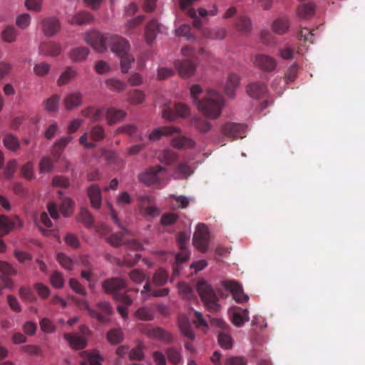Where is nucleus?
Segmentation results:
<instances>
[{
  "label": "nucleus",
  "mask_w": 365,
  "mask_h": 365,
  "mask_svg": "<svg viewBox=\"0 0 365 365\" xmlns=\"http://www.w3.org/2000/svg\"><path fill=\"white\" fill-rule=\"evenodd\" d=\"M88 334V330L83 331V334L81 335L78 334H66L64 335V339L71 348L75 349H81L86 346V336Z\"/></svg>",
  "instance_id": "obj_11"
},
{
  "label": "nucleus",
  "mask_w": 365,
  "mask_h": 365,
  "mask_svg": "<svg viewBox=\"0 0 365 365\" xmlns=\"http://www.w3.org/2000/svg\"><path fill=\"white\" fill-rule=\"evenodd\" d=\"M315 6L312 3L301 4L297 11V16L301 19H309L314 14Z\"/></svg>",
  "instance_id": "obj_29"
},
{
  "label": "nucleus",
  "mask_w": 365,
  "mask_h": 365,
  "mask_svg": "<svg viewBox=\"0 0 365 365\" xmlns=\"http://www.w3.org/2000/svg\"><path fill=\"white\" fill-rule=\"evenodd\" d=\"M190 115L189 107L184 103H176L174 108L166 107L162 110V117L168 121L185 118Z\"/></svg>",
  "instance_id": "obj_5"
},
{
  "label": "nucleus",
  "mask_w": 365,
  "mask_h": 365,
  "mask_svg": "<svg viewBox=\"0 0 365 365\" xmlns=\"http://www.w3.org/2000/svg\"><path fill=\"white\" fill-rule=\"evenodd\" d=\"M168 275L163 269H158L153 275V282L156 286H163L168 282Z\"/></svg>",
  "instance_id": "obj_35"
},
{
  "label": "nucleus",
  "mask_w": 365,
  "mask_h": 365,
  "mask_svg": "<svg viewBox=\"0 0 365 365\" xmlns=\"http://www.w3.org/2000/svg\"><path fill=\"white\" fill-rule=\"evenodd\" d=\"M125 112L115 108L106 109V116L110 124H114L123 120L125 117Z\"/></svg>",
  "instance_id": "obj_25"
},
{
  "label": "nucleus",
  "mask_w": 365,
  "mask_h": 365,
  "mask_svg": "<svg viewBox=\"0 0 365 365\" xmlns=\"http://www.w3.org/2000/svg\"><path fill=\"white\" fill-rule=\"evenodd\" d=\"M165 172V169L161 166H156L148 171L141 173L139 175V180L146 184H154L160 182L162 175Z\"/></svg>",
  "instance_id": "obj_10"
},
{
  "label": "nucleus",
  "mask_w": 365,
  "mask_h": 365,
  "mask_svg": "<svg viewBox=\"0 0 365 365\" xmlns=\"http://www.w3.org/2000/svg\"><path fill=\"white\" fill-rule=\"evenodd\" d=\"M239 86V76L235 73L229 74L224 87L225 94L229 98H234L235 96V90Z\"/></svg>",
  "instance_id": "obj_18"
},
{
  "label": "nucleus",
  "mask_w": 365,
  "mask_h": 365,
  "mask_svg": "<svg viewBox=\"0 0 365 365\" xmlns=\"http://www.w3.org/2000/svg\"><path fill=\"white\" fill-rule=\"evenodd\" d=\"M87 357L91 365H102L103 357L98 351H91L87 354Z\"/></svg>",
  "instance_id": "obj_51"
},
{
  "label": "nucleus",
  "mask_w": 365,
  "mask_h": 365,
  "mask_svg": "<svg viewBox=\"0 0 365 365\" xmlns=\"http://www.w3.org/2000/svg\"><path fill=\"white\" fill-rule=\"evenodd\" d=\"M106 83L110 89L113 91H121L125 87L124 83L117 79H108Z\"/></svg>",
  "instance_id": "obj_58"
},
{
  "label": "nucleus",
  "mask_w": 365,
  "mask_h": 365,
  "mask_svg": "<svg viewBox=\"0 0 365 365\" xmlns=\"http://www.w3.org/2000/svg\"><path fill=\"white\" fill-rule=\"evenodd\" d=\"M159 158L160 161L170 165L177 160V155L172 150H165Z\"/></svg>",
  "instance_id": "obj_43"
},
{
  "label": "nucleus",
  "mask_w": 365,
  "mask_h": 365,
  "mask_svg": "<svg viewBox=\"0 0 365 365\" xmlns=\"http://www.w3.org/2000/svg\"><path fill=\"white\" fill-rule=\"evenodd\" d=\"M0 272L1 275L4 276H10L15 275L16 274V269L12 267L11 264L5 262L0 260Z\"/></svg>",
  "instance_id": "obj_48"
},
{
  "label": "nucleus",
  "mask_w": 365,
  "mask_h": 365,
  "mask_svg": "<svg viewBox=\"0 0 365 365\" xmlns=\"http://www.w3.org/2000/svg\"><path fill=\"white\" fill-rule=\"evenodd\" d=\"M126 282L121 279H110L103 284L105 292L115 295L120 290L125 287Z\"/></svg>",
  "instance_id": "obj_17"
},
{
  "label": "nucleus",
  "mask_w": 365,
  "mask_h": 365,
  "mask_svg": "<svg viewBox=\"0 0 365 365\" xmlns=\"http://www.w3.org/2000/svg\"><path fill=\"white\" fill-rule=\"evenodd\" d=\"M61 29V23L56 17L47 19V37L57 34Z\"/></svg>",
  "instance_id": "obj_34"
},
{
  "label": "nucleus",
  "mask_w": 365,
  "mask_h": 365,
  "mask_svg": "<svg viewBox=\"0 0 365 365\" xmlns=\"http://www.w3.org/2000/svg\"><path fill=\"white\" fill-rule=\"evenodd\" d=\"M108 341L115 345L120 343L124 339V333L120 328H114L110 329L106 334Z\"/></svg>",
  "instance_id": "obj_28"
},
{
  "label": "nucleus",
  "mask_w": 365,
  "mask_h": 365,
  "mask_svg": "<svg viewBox=\"0 0 365 365\" xmlns=\"http://www.w3.org/2000/svg\"><path fill=\"white\" fill-rule=\"evenodd\" d=\"M193 173V170L186 164L179 165L175 172L173 178L175 179L186 178Z\"/></svg>",
  "instance_id": "obj_33"
},
{
  "label": "nucleus",
  "mask_w": 365,
  "mask_h": 365,
  "mask_svg": "<svg viewBox=\"0 0 365 365\" xmlns=\"http://www.w3.org/2000/svg\"><path fill=\"white\" fill-rule=\"evenodd\" d=\"M217 13V9L215 6L209 11L203 8H199L198 9H190L187 11V14L190 17L193 19V26L197 29H201L202 21L199 19L198 15L202 17H205L207 15H215Z\"/></svg>",
  "instance_id": "obj_14"
},
{
  "label": "nucleus",
  "mask_w": 365,
  "mask_h": 365,
  "mask_svg": "<svg viewBox=\"0 0 365 365\" xmlns=\"http://www.w3.org/2000/svg\"><path fill=\"white\" fill-rule=\"evenodd\" d=\"M225 365H247V361L243 356H230L226 359Z\"/></svg>",
  "instance_id": "obj_63"
},
{
  "label": "nucleus",
  "mask_w": 365,
  "mask_h": 365,
  "mask_svg": "<svg viewBox=\"0 0 365 365\" xmlns=\"http://www.w3.org/2000/svg\"><path fill=\"white\" fill-rule=\"evenodd\" d=\"M17 165L18 163L16 160H11L7 163L4 170V175L6 178L10 180L13 178L16 172Z\"/></svg>",
  "instance_id": "obj_45"
},
{
  "label": "nucleus",
  "mask_w": 365,
  "mask_h": 365,
  "mask_svg": "<svg viewBox=\"0 0 365 365\" xmlns=\"http://www.w3.org/2000/svg\"><path fill=\"white\" fill-rule=\"evenodd\" d=\"M104 137V130L101 126L93 127L89 133H85L79 138V143L86 148H92L95 146L93 141H99Z\"/></svg>",
  "instance_id": "obj_8"
},
{
  "label": "nucleus",
  "mask_w": 365,
  "mask_h": 365,
  "mask_svg": "<svg viewBox=\"0 0 365 365\" xmlns=\"http://www.w3.org/2000/svg\"><path fill=\"white\" fill-rule=\"evenodd\" d=\"M160 31V25L155 20L150 21L146 26L145 38L148 43H151Z\"/></svg>",
  "instance_id": "obj_23"
},
{
  "label": "nucleus",
  "mask_w": 365,
  "mask_h": 365,
  "mask_svg": "<svg viewBox=\"0 0 365 365\" xmlns=\"http://www.w3.org/2000/svg\"><path fill=\"white\" fill-rule=\"evenodd\" d=\"M31 22V16L28 14H23L17 16L16 24V25L24 29L29 26Z\"/></svg>",
  "instance_id": "obj_54"
},
{
  "label": "nucleus",
  "mask_w": 365,
  "mask_h": 365,
  "mask_svg": "<svg viewBox=\"0 0 365 365\" xmlns=\"http://www.w3.org/2000/svg\"><path fill=\"white\" fill-rule=\"evenodd\" d=\"M209 231L204 224H198L196 226L193 235L192 243L196 249L205 252L208 249Z\"/></svg>",
  "instance_id": "obj_6"
},
{
  "label": "nucleus",
  "mask_w": 365,
  "mask_h": 365,
  "mask_svg": "<svg viewBox=\"0 0 365 365\" xmlns=\"http://www.w3.org/2000/svg\"><path fill=\"white\" fill-rule=\"evenodd\" d=\"M145 334L149 337L158 340L168 341L171 339L168 333H167L164 329L159 327L148 329L145 331Z\"/></svg>",
  "instance_id": "obj_26"
},
{
  "label": "nucleus",
  "mask_w": 365,
  "mask_h": 365,
  "mask_svg": "<svg viewBox=\"0 0 365 365\" xmlns=\"http://www.w3.org/2000/svg\"><path fill=\"white\" fill-rule=\"evenodd\" d=\"M16 226H21L20 220L18 217H15L14 219H10L4 215H0V235L8 234Z\"/></svg>",
  "instance_id": "obj_16"
},
{
  "label": "nucleus",
  "mask_w": 365,
  "mask_h": 365,
  "mask_svg": "<svg viewBox=\"0 0 365 365\" xmlns=\"http://www.w3.org/2000/svg\"><path fill=\"white\" fill-rule=\"evenodd\" d=\"M81 103V94L79 92H73L68 94L64 100L65 107L67 110L74 109L79 106Z\"/></svg>",
  "instance_id": "obj_22"
},
{
  "label": "nucleus",
  "mask_w": 365,
  "mask_h": 365,
  "mask_svg": "<svg viewBox=\"0 0 365 365\" xmlns=\"http://www.w3.org/2000/svg\"><path fill=\"white\" fill-rule=\"evenodd\" d=\"M34 221L36 227L44 235L46 234V212H43L40 215L37 213L34 216Z\"/></svg>",
  "instance_id": "obj_41"
},
{
  "label": "nucleus",
  "mask_w": 365,
  "mask_h": 365,
  "mask_svg": "<svg viewBox=\"0 0 365 365\" xmlns=\"http://www.w3.org/2000/svg\"><path fill=\"white\" fill-rule=\"evenodd\" d=\"M231 322L235 327H242L245 322L250 320L248 310L247 309L238 310L236 308H231L228 310Z\"/></svg>",
  "instance_id": "obj_15"
},
{
  "label": "nucleus",
  "mask_w": 365,
  "mask_h": 365,
  "mask_svg": "<svg viewBox=\"0 0 365 365\" xmlns=\"http://www.w3.org/2000/svg\"><path fill=\"white\" fill-rule=\"evenodd\" d=\"M253 64L266 71H272L276 67L275 60L269 56L264 54H257L252 58Z\"/></svg>",
  "instance_id": "obj_13"
},
{
  "label": "nucleus",
  "mask_w": 365,
  "mask_h": 365,
  "mask_svg": "<svg viewBox=\"0 0 365 365\" xmlns=\"http://www.w3.org/2000/svg\"><path fill=\"white\" fill-rule=\"evenodd\" d=\"M57 259L60 264L66 269H72L75 265L71 258L63 254L58 255Z\"/></svg>",
  "instance_id": "obj_52"
},
{
  "label": "nucleus",
  "mask_w": 365,
  "mask_h": 365,
  "mask_svg": "<svg viewBox=\"0 0 365 365\" xmlns=\"http://www.w3.org/2000/svg\"><path fill=\"white\" fill-rule=\"evenodd\" d=\"M178 327L181 333L186 337L194 339L195 333L191 329L190 321L185 315H181L178 318Z\"/></svg>",
  "instance_id": "obj_21"
},
{
  "label": "nucleus",
  "mask_w": 365,
  "mask_h": 365,
  "mask_svg": "<svg viewBox=\"0 0 365 365\" xmlns=\"http://www.w3.org/2000/svg\"><path fill=\"white\" fill-rule=\"evenodd\" d=\"M192 123L196 129L202 133L208 132L212 128L210 123L206 120L195 119L193 120Z\"/></svg>",
  "instance_id": "obj_50"
},
{
  "label": "nucleus",
  "mask_w": 365,
  "mask_h": 365,
  "mask_svg": "<svg viewBox=\"0 0 365 365\" xmlns=\"http://www.w3.org/2000/svg\"><path fill=\"white\" fill-rule=\"evenodd\" d=\"M269 26L274 34L283 35L289 31L290 23L287 16H280L271 19Z\"/></svg>",
  "instance_id": "obj_12"
},
{
  "label": "nucleus",
  "mask_w": 365,
  "mask_h": 365,
  "mask_svg": "<svg viewBox=\"0 0 365 365\" xmlns=\"http://www.w3.org/2000/svg\"><path fill=\"white\" fill-rule=\"evenodd\" d=\"M3 143L4 146L11 151H16L20 147L18 138L11 133H7L4 135Z\"/></svg>",
  "instance_id": "obj_31"
},
{
  "label": "nucleus",
  "mask_w": 365,
  "mask_h": 365,
  "mask_svg": "<svg viewBox=\"0 0 365 365\" xmlns=\"http://www.w3.org/2000/svg\"><path fill=\"white\" fill-rule=\"evenodd\" d=\"M111 36H104L96 30H91L85 34L84 39L94 50L103 52L107 49Z\"/></svg>",
  "instance_id": "obj_4"
},
{
  "label": "nucleus",
  "mask_w": 365,
  "mask_h": 365,
  "mask_svg": "<svg viewBox=\"0 0 365 365\" xmlns=\"http://www.w3.org/2000/svg\"><path fill=\"white\" fill-rule=\"evenodd\" d=\"M236 28L241 32H247L252 28V23L248 17L241 16L236 23Z\"/></svg>",
  "instance_id": "obj_38"
},
{
  "label": "nucleus",
  "mask_w": 365,
  "mask_h": 365,
  "mask_svg": "<svg viewBox=\"0 0 365 365\" xmlns=\"http://www.w3.org/2000/svg\"><path fill=\"white\" fill-rule=\"evenodd\" d=\"M202 92L201 86L198 84L192 85L190 88V96L197 110L205 117L215 119L219 117L225 106V100L220 93L213 88H207L201 100L198 96Z\"/></svg>",
  "instance_id": "obj_1"
},
{
  "label": "nucleus",
  "mask_w": 365,
  "mask_h": 365,
  "mask_svg": "<svg viewBox=\"0 0 365 365\" xmlns=\"http://www.w3.org/2000/svg\"><path fill=\"white\" fill-rule=\"evenodd\" d=\"M134 315L140 320L149 321L153 319V311L147 307L139 308L135 311Z\"/></svg>",
  "instance_id": "obj_39"
},
{
  "label": "nucleus",
  "mask_w": 365,
  "mask_h": 365,
  "mask_svg": "<svg viewBox=\"0 0 365 365\" xmlns=\"http://www.w3.org/2000/svg\"><path fill=\"white\" fill-rule=\"evenodd\" d=\"M218 343L222 348L230 349L233 346V339L228 334L220 333L218 335Z\"/></svg>",
  "instance_id": "obj_40"
},
{
  "label": "nucleus",
  "mask_w": 365,
  "mask_h": 365,
  "mask_svg": "<svg viewBox=\"0 0 365 365\" xmlns=\"http://www.w3.org/2000/svg\"><path fill=\"white\" fill-rule=\"evenodd\" d=\"M60 96L57 94L53 95L47 99V111H55L58 108Z\"/></svg>",
  "instance_id": "obj_53"
},
{
  "label": "nucleus",
  "mask_w": 365,
  "mask_h": 365,
  "mask_svg": "<svg viewBox=\"0 0 365 365\" xmlns=\"http://www.w3.org/2000/svg\"><path fill=\"white\" fill-rule=\"evenodd\" d=\"M178 36H185L187 40H194L195 37L190 33V26L187 24H182L175 30Z\"/></svg>",
  "instance_id": "obj_44"
},
{
  "label": "nucleus",
  "mask_w": 365,
  "mask_h": 365,
  "mask_svg": "<svg viewBox=\"0 0 365 365\" xmlns=\"http://www.w3.org/2000/svg\"><path fill=\"white\" fill-rule=\"evenodd\" d=\"M178 290L181 297L185 299H190L192 295L191 287L186 283H180L178 284Z\"/></svg>",
  "instance_id": "obj_55"
},
{
  "label": "nucleus",
  "mask_w": 365,
  "mask_h": 365,
  "mask_svg": "<svg viewBox=\"0 0 365 365\" xmlns=\"http://www.w3.org/2000/svg\"><path fill=\"white\" fill-rule=\"evenodd\" d=\"M109 44L110 49L117 56L120 58V68L123 73H128L130 66L134 59L128 54L130 44L128 41L118 36H111Z\"/></svg>",
  "instance_id": "obj_2"
},
{
  "label": "nucleus",
  "mask_w": 365,
  "mask_h": 365,
  "mask_svg": "<svg viewBox=\"0 0 365 365\" xmlns=\"http://www.w3.org/2000/svg\"><path fill=\"white\" fill-rule=\"evenodd\" d=\"M247 127L242 124L228 123L225 126L224 131L226 135L235 138H243Z\"/></svg>",
  "instance_id": "obj_20"
},
{
  "label": "nucleus",
  "mask_w": 365,
  "mask_h": 365,
  "mask_svg": "<svg viewBox=\"0 0 365 365\" xmlns=\"http://www.w3.org/2000/svg\"><path fill=\"white\" fill-rule=\"evenodd\" d=\"M18 34L13 26H8L1 34L2 39L8 43H12L16 41Z\"/></svg>",
  "instance_id": "obj_37"
},
{
  "label": "nucleus",
  "mask_w": 365,
  "mask_h": 365,
  "mask_svg": "<svg viewBox=\"0 0 365 365\" xmlns=\"http://www.w3.org/2000/svg\"><path fill=\"white\" fill-rule=\"evenodd\" d=\"M174 73V70L170 68L160 67L157 71V78L159 80H163L173 76Z\"/></svg>",
  "instance_id": "obj_56"
},
{
  "label": "nucleus",
  "mask_w": 365,
  "mask_h": 365,
  "mask_svg": "<svg viewBox=\"0 0 365 365\" xmlns=\"http://www.w3.org/2000/svg\"><path fill=\"white\" fill-rule=\"evenodd\" d=\"M247 93L252 98H259L266 93L265 86L259 83H252L247 86Z\"/></svg>",
  "instance_id": "obj_27"
},
{
  "label": "nucleus",
  "mask_w": 365,
  "mask_h": 365,
  "mask_svg": "<svg viewBox=\"0 0 365 365\" xmlns=\"http://www.w3.org/2000/svg\"><path fill=\"white\" fill-rule=\"evenodd\" d=\"M221 286L229 291L238 303H243L249 299L248 295L243 292L242 286L235 280H224L221 282Z\"/></svg>",
  "instance_id": "obj_9"
},
{
  "label": "nucleus",
  "mask_w": 365,
  "mask_h": 365,
  "mask_svg": "<svg viewBox=\"0 0 365 365\" xmlns=\"http://www.w3.org/2000/svg\"><path fill=\"white\" fill-rule=\"evenodd\" d=\"M173 66L179 76L182 78H190L192 77L197 70L196 64L193 60L190 58L176 59L173 62Z\"/></svg>",
  "instance_id": "obj_7"
},
{
  "label": "nucleus",
  "mask_w": 365,
  "mask_h": 365,
  "mask_svg": "<svg viewBox=\"0 0 365 365\" xmlns=\"http://www.w3.org/2000/svg\"><path fill=\"white\" fill-rule=\"evenodd\" d=\"M168 357L173 364H178L182 360V356L179 351L175 349H170L168 351Z\"/></svg>",
  "instance_id": "obj_61"
},
{
  "label": "nucleus",
  "mask_w": 365,
  "mask_h": 365,
  "mask_svg": "<svg viewBox=\"0 0 365 365\" xmlns=\"http://www.w3.org/2000/svg\"><path fill=\"white\" fill-rule=\"evenodd\" d=\"M92 19L93 17L88 12L82 11L73 16L70 21L74 24H83L89 23Z\"/></svg>",
  "instance_id": "obj_36"
},
{
  "label": "nucleus",
  "mask_w": 365,
  "mask_h": 365,
  "mask_svg": "<svg viewBox=\"0 0 365 365\" xmlns=\"http://www.w3.org/2000/svg\"><path fill=\"white\" fill-rule=\"evenodd\" d=\"M95 70L99 74H104L110 70V67L107 62L99 61L95 65Z\"/></svg>",
  "instance_id": "obj_64"
},
{
  "label": "nucleus",
  "mask_w": 365,
  "mask_h": 365,
  "mask_svg": "<svg viewBox=\"0 0 365 365\" xmlns=\"http://www.w3.org/2000/svg\"><path fill=\"white\" fill-rule=\"evenodd\" d=\"M197 291L205 305L210 311L218 312L220 305L217 297L211 286L205 281H200L197 284Z\"/></svg>",
  "instance_id": "obj_3"
},
{
  "label": "nucleus",
  "mask_w": 365,
  "mask_h": 365,
  "mask_svg": "<svg viewBox=\"0 0 365 365\" xmlns=\"http://www.w3.org/2000/svg\"><path fill=\"white\" fill-rule=\"evenodd\" d=\"M178 216L175 213H167L161 217V223L163 225H171L174 224Z\"/></svg>",
  "instance_id": "obj_62"
},
{
  "label": "nucleus",
  "mask_w": 365,
  "mask_h": 365,
  "mask_svg": "<svg viewBox=\"0 0 365 365\" xmlns=\"http://www.w3.org/2000/svg\"><path fill=\"white\" fill-rule=\"evenodd\" d=\"M195 315L196 319L193 321L195 327L200 328L203 331H207L208 329V324L203 318L202 314L200 312H195Z\"/></svg>",
  "instance_id": "obj_46"
},
{
  "label": "nucleus",
  "mask_w": 365,
  "mask_h": 365,
  "mask_svg": "<svg viewBox=\"0 0 365 365\" xmlns=\"http://www.w3.org/2000/svg\"><path fill=\"white\" fill-rule=\"evenodd\" d=\"M73 212L72 200L70 198H66L61 207V212L65 216H69Z\"/></svg>",
  "instance_id": "obj_60"
},
{
  "label": "nucleus",
  "mask_w": 365,
  "mask_h": 365,
  "mask_svg": "<svg viewBox=\"0 0 365 365\" xmlns=\"http://www.w3.org/2000/svg\"><path fill=\"white\" fill-rule=\"evenodd\" d=\"M130 279L135 284H141L148 277L139 269H133L130 272Z\"/></svg>",
  "instance_id": "obj_49"
},
{
  "label": "nucleus",
  "mask_w": 365,
  "mask_h": 365,
  "mask_svg": "<svg viewBox=\"0 0 365 365\" xmlns=\"http://www.w3.org/2000/svg\"><path fill=\"white\" fill-rule=\"evenodd\" d=\"M21 174L24 178L29 180L34 178L33 165L31 162H28L22 166Z\"/></svg>",
  "instance_id": "obj_57"
},
{
  "label": "nucleus",
  "mask_w": 365,
  "mask_h": 365,
  "mask_svg": "<svg viewBox=\"0 0 365 365\" xmlns=\"http://www.w3.org/2000/svg\"><path fill=\"white\" fill-rule=\"evenodd\" d=\"M88 195L91 200V203L93 207L95 209H99L101 205L102 197L101 189L98 185H91L88 188Z\"/></svg>",
  "instance_id": "obj_19"
},
{
  "label": "nucleus",
  "mask_w": 365,
  "mask_h": 365,
  "mask_svg": "<svg viewBox=\"0 0 365 365\" xmlns=\"http://www.w3.org/2000/svg\"><path fill=\"white\" fill-rule=\"evenodd\" d=\"M202 34L209 38L221 40L225 37L227 32L224 28L216 27L210 30H203Z\"/></svg>",
  "instance_id": "obj_32"
},
{
  "label": "nucleus",
  "mask_w": 365,
  "mask_h": 365,
  "mask_svg": "<svg viewBox=\"0 0 365 365\" xmlns=\"http://www.w3.org/2000/svg\"><path fill=\"white\" fill-rule=\"evenodd\" d=\"M195 145L192 138L185 136L175 138L171 140V145L178 149L192 148Z\"/></svg>",
  "instance_id": "obj_24"
},
{
  "label": "nucleus",
  "mask_w": 365,
  "mask_h": 365,
  "mask_svg": "<svg viewBox=\"0 0 365 365\" xmlns=\"http://www.w3.org/2000/svg\"><path fill=\"white\" fill-rule=\"evenodd\" d=\"M89 53V50L85 47H77L73 48L69 53V57L75 62L85 60Z\"/></svg>",
  "instance_id": "obj_30"
},
{
  "label": "nucleus",
  "mask_w": 365,
  "mask_h": 365,
  "mask_svg": "<svg viewBox=\"0 0 365 365\" xmlns=\"http://www.w3.org/2000/svg\"><path fill=\"white\" fill-rule=\"evenodd\" d=\"M76 75V72L71 68L66 69L59 77L58 80V85H65L73 79Z\"/></svg>",
  "instance_id": "obj_42"
},
{
  "label": "nucleus",
  "mask_w": 365,
  "mask_h": 365,
  "mask_svg": "<svg viewBox=\"0 0 365 365\" xmlns=\"http://www.w3.org/2000/svg\"><path fill=\"white\" fill-rule=\"evenodd\" d=\"M51 284L56 288H61L64 284V279L61 273L56 272L51 277Z\"/></svg>",
  "instance_id": "obj_59"
},
{
  "label": "nucleus",
  "mask_w": 365,
  "mask_h": 365,
  "mask_svg": "<svg viewBox=\"0 0 365 365\" xmlns=\"http://www.w3.org/2000/svg\"><path fill=\"white\" fill-rule=\"evenodd\" d=\"M145 93L143 91L136 90L130 94L128 101L131 104L139 105L145 101Z\"/></svg>",
  "instance_id": "obj_47"
}]
</instances>
